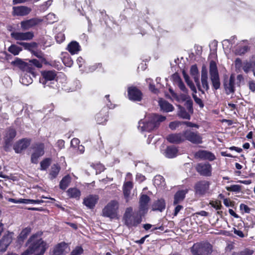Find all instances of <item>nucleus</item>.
Returning <instances> with one entry per match:
<instances>
[{
    "instance_id": "10",
    "label": "nucleus",
    "mask_w": 255,
    "mask_h": 255,
    "mask_svg": "<svg viewBox=\"0 0 255 255\" xmlns=\"http://www.w3.org/2000/svg\"><path fill=\"white\" fill-rule=\"evenodd\" d=\"M210 185V182L202 180L197 182L194 186L195 193L200 196H203L208 193Z\"/></svg>"
},
{
    "instance_id": "63",
    "label": "nucleus",
    "mask_w": 255,
    "mask_h": 255,
    "mask_svg": "<svg viewBox=\"0 0 255 255\" xmlns=\"http://www.w3.org/2000/svg\"><path fill=\"white\" fill-rule=\"evenodd\" d=\"M240 209L242 210H244L245 212L249 213L250 212V208L246 205L244 204H241L240 205Z\"/></svg>"
},
{
    "instance_id": "44",
    "label": "nucleus",
    "mask_w": 255,
    "mask_h": 255,
    "mask_svg": "<svg viewBox=\"0 0 255 255\" xmlns=\"http://www.w3.org/2000/svg\"><path fill=\"white\" fill-rule=\"evenodd\" d=\"M254 253L253 250L246 248L238 253H233L232 255H252Z\"/></svg>"
},
{
    "instance_id": "42",
    "label": "nucleus",
    "mask_w": 255,
    "mask_h": 255,
    "mask_svg": "<svg viewBox=\"0 0 255 255\" xmlns=\"http://www.w3.org/2000/svg\"><path fill=\"white\" fill-rule=\"evenodd\" d=\"M153 183L155 186H163L164 184V179L162 176L156 175L154 178Z\"/></svg>"
},
{
    "instance_id": "31",
    "label": "nucleus",
    "mask_w": 255,
    "mask_h": 255,
    "mask_svg": "<svg viewBox=\"0 0 255 255\" xmlns=\"http://www.w3.org/2000/svg\"><path fill=\"white\" fill-rule=\"evenodd\" d=\"M177 151L176 147L174 146H169L166 148L164 154L166 157L171 158L177 155Z\"/></svg>"
},
{
    "instance_id": "14",
    "label": "nucleus",
    "mask_w": 255,
    "mask_h": 255,
    "mask_svg": "<svg viewBox=\"0 0 255 255\" xmlns=\"http://www.w3.org/2000/svg\"><path fill=\"white\" fill-rule=\"evenodd\" d=\"M197 171L202 176H210L212 175V167L209 163H200L196 167Z\"/></svg>"
},
{
    "instance_id": "64",
    "label": "nucleus",
    "mask_w": 255,
    "mask_h": 255,
    "mask_svg": "<svg viewBox=\"0 0 255 255\" xmlns=\"http://www.w3.org/2000/svg\"><path fill=\"white\" fill-rule=\"evenodd\" d=\"M249 87L250 90L254 92L255 91V82L254 81H250L249 82Z\"/></svg>"
},
{
    "instance_id": "28",
    "label": "nucleus",
    "mask_w": 255,
    "mask_h": 255,
    "mask_svg": "<svg viewBox=\"0 0 255 255\" xmlns=\"http://www.w3.org/2000/svg\"><path fill=\"white\" fill-rule=\"evenodd\" d=\"M67 49L71 54H75L80 50V46L77 42L73 41L68 45Z\"/></svg>"
},
{
    "instance_id": "56",
    "label": "nucleus",
    "mask_w": 255,
    "mask_h": 255,
    "mask_svg": "<svg viewBox=\"0 0 255 255\" xmlns=\"http://www.w3.org/2000/svg\"><path fill=\"white\" fill-rule=\"evenodd\" d=\"M193 97L196 103L198 104L200 108H202L204 107V104L202 100L197 97L196 95L193 94Z\"/></svg>"
},
{
    "instance_id": "4",
    "label": "nucleus",
    "mask_w": 255,
    "mask_h": 255,
    "mask_svg": "<svg viewBox=\"0 0 255 255\" xmlns=\"http://www.w3.org/2000/svg\"><path fill=\"white\" fill-rule=\"evenodd\" d=\"M122 221L124 224L128 228L137 227L141 222V219L134 215L133 209L131 207L126 208L124 214Z\"/></svg>"
},
{
    "instance_id": "12",
    "label": "nucleus",
    "mask_w": 255,
    "mask_h": 255,
    "mask_svg": "<svg viewBox=\"0 0 255 255\" xmlns=\"http://www.w3.org/2000/svg\"><path fill=\"white\" fill-rule=\"evenodd\" d=\"M223 85L225 92L227 95L234 93L235 91V75L231 74L229 78H225Z\"/></svg>"
},
{
    "instance_id": "20",
    "label": "nucleus",
    "mask_w": 255,
    "mask_h": 255,
    "mask_svg": "<svg viewBox=\"0 0 255 255\" xmlns=\"http://www.w3.org/2000/svg\"><path fill=\"white\" fill-rule=\"evenodd\" d=\"M168 141L171 143L179 144L184 142L183 132L171 133L166 137Z\"/></svg>"
},
{
    "instance_id": "59",
    "label": "nucleus",
    "mask_w": 255,
    "mask_h": 255,
    "mask_svg": "<svg viewBox=\"0 0 255 255\" xmlns=\"http://www.w3.org/2000/svg\"><path fill=\"white\" fill-rule=\"evenodd\" d=\"M56 39L57 42L59 43L62 42L65 39L64 34L61 33H58L56 36Z\"/></svg>"
},
{
    "instance_id": "50",
    "label": "nucleus",
    "mask_w": 255,
    "mask_h": 255,
    "mask_svg": "<svg viewBox=\"0 0 255 255\" xmlns=\"http://www.w3.org/2000/svg\"><path fill=\"white\" fill-rule=\"evenodd\" d=\"M31 229L30 228H26L24 229L19 235V237L21 239H25L28 235L30 233Z\"/></svg>"
},
{
    "instance_id": "57",
    "label": "nucleus",
    "mask_w": 255,
    "mask_h": 255,
    "mask_svg": "<svg viewBox=\"0 0 255 255\" xmlns=\"http://www.w3.org/2000/svg\"><path fill=\"white\" fill-rule=\"evenodd\" d=\"M152 80L151 79H148L146 80V82L149 83V89L151 91L153 92L154 93H157L158 90L157 89L155 88L154 85L151 84V81Z\"/></svg>"
},
{
    "instance_id": "49",
    "label": "nucleus",
    "mask_w": 255,
    "mask_h": 255,
    "mask_svg": "<svg viewBox=\"0 0 255 255\" xmlns=\"http://www.w3.org/2000/svg\"><path fill=\"white\" fill-rule=\"evenodd\" d=\"M22 203L24 204H40L43 202L42 200H32V199H22Z\"/></svg>"
},
{
    "instance_id": "21",
    "label": "nucleus",
    "mask_w": 255,
    "mask_h": 255,
    "mask_svg": "<svg viewBox=\"0 0 255 255\" xmlns=\"http://www.w3.org/2000/svg\"><path fill=\"white\" fill-rule=\"evenodd\" d=\"M99 200V197L96 195H90L85 198L83 204L89 209H93Z\"/></svg>"
},
{
    "instance_id": "27",
    "label": "nucleus",
    "mask_w": 255,
    "mask_h": 255,
    "mask_svg": "<svg viewBox=\"0 0 255 255\" xmlns=\"http://www.w3.org/2000/svg\"><path fill=\"white\" fill-rule=\"evenodd\" d=\"M187 193V190H182L177 191L174 197L173 204L176 205L182 202L185 197V195Z\"/></svg>"
},
{
    "instance_id": "54",
    "label": "nucleus",
    "mask_w": 255,
    "mask_h": 255,
    "mask_svg": "<svg viewBox=\"0 0 255 255\" xmlns=\"http://www.w3.org/2000/svg\"><path fill=\"white\" fill-rule=\"evenodd\" d=\"M243 63L240 58H237L235 61V67L236 70H240L242 67Z\"/></svg>"
},
{
    "instance_id": "29",
    "label": "nucleus",
    "mask_w": 255,
    "mask_h": 255,
    "mask_svg": "<svg viewBox=\"0 0 255 255\" xmlns=\"http://www.w3.org/2000/svg\"><path fill=\"white\" fill-rule=\"evenodd\" d=\"M158 104L161 109L166 112H171L174 109V107L171 104L162 99L159 100Z\"/></svg>"
},
{
    "instance_id": "55",
    "label": "nucleus",
    "mask_w": 255,
    "mask_h": 255,
    "mask_svg": "<svg viewBox=\"0 0 255 255\" xmlns=\"http://www.w3.org/2000/svg\"><path fill=\"white\" fill-rule=\"evenodd\" d=\"M192 105L193 102L191 100H188L185 102V106L189 112H190L191 113H193Z\"/></svg>"
},
{
    "instance_id": "36",
    "label": "nucleus",
    "mask_w": 255,
    "mask_h": 255,
    "mask_svg": "<svg viewBox=\"0 0 255 255\" xmlns=\"http://www.w3.org/2000/svg\"><path fill=\"white\" fill-rule=\"evenodd\" d=\"M28 72L24 74L20 78V82L24 85H28L32 83V79Z\"/></svg>"
},
{
    "instance_id": "52",
    "label": "nucleus",
    "mask_w": 255,
    "mask_h": 255,
    "mask_svg": "<svg viewBox=\"0 0 255 255\" xmlns=\"http://www.w3.org/2000/svg\"><path fill=\"white\" fill-rule=\"evenodd\" d=\"M32 53L38 58L41 62L46 61V60L43 56V54L41 52L32 51Z\"/></svg>"
},
{
    "instance_id": "48",
    "label": "nucleus",
    "mask_w": 255,
    "mask_h": 255,
    "mask_svg": "<svg viewBox=\"0 0 255 255\" xmlns=\"http://www.w3.org/2000/svg\"><path fill=\"white\" fill-rule=\"evenodd\" d=\"M71 85V91H74L80 89L81 87L80 82L78 80L74 81Z\"/></svg>"
},
{
    "instance_id": "38",
    "label": "nucleus",
    "mask_w": 255,
    "mask_h": 255,
    "mask_svg": "<svg viewBox=\"0 0 255 255\" xmlns=\"http://www.w3.org/2000/svg\"><path fill=\"white\" fill-rule=\"evenodd\" d=\"M175 82L180 89L183 92L187 93V89H186L184 84L182 81L181 78L177 75H175Z\"/></svg>"
},
{
    "instance_id": "7",
    "label": "nucleus",
    "mask_w": 255,
    "mask_h": 255,
    "mask_svg": "<svg viewBox=\"0 0 255 255\" xmlns=\"http://www.w3.org/2000/svg\"><path fill=\"white\" fill-rule=\"evenodd\" d=\"M212 247L208 242H201L194 244L191 248L193 255H209L212 252Z\"/></svg>"
},
{
    "instance_id": "15",
    "label": "nucleus",
    "mask_w": 255,
    "mask_h": 255,
    "mask_svg": "<svg viewBox=\"0 0 255 255\" xmlns=\"http://www.w3.org/2000/svg\"><path fill=\"white\" fill-rule=\"evenodd\" d=\"M44 146L43 143L37 144L34 148V151L32 154L31 157V161L33 163L37 164L38 162V159L44 153Z\"/></svg>"
},
{
    "instance_id": "62",
    "label": "nucleus",
    "mask_w": 255,
    "mask_h": 255,
    "mask_svg": "<svg viewBox=\"0 0 255 255\" xmlns=\"http://www.w3.org/2000/svg\"><path fill=\"white\" fill-rule=\"evenodd\" d=\"M182 124L185 125L188 127L196 128H198L199 127L198 125L190 122H182Z\"/></svg>"
},
{
    "instance_id": "25",
    "label": "nucleus",
    "mask_w": 255,
    "mask_h": 255,
    "mask_svg": "<svg viewBox=\"0 0 255 255\" xmlns=\"http://www.w3.org/2000/svg\"><path fill=\"white\" fill-rule=\"evenodd\" d=\"M42 75L43 79H40V82L45 85L47 81L54 80L56 74L54 71H47L43 72Z\"/></svg>"
},
{
    "instance_id": "24",
    "label": "nucleus",
    "mask_w": 255,
    "mask_h": 255,
    "mask_svg": "<svg viewBox=\"0 0 255 255\" xmlns=\"http://www.w3.org/2000/svg\"><path fill=\"white\" fill-rule=\"evenodd\" d=\"M195 156L196 158L208 159L210 161L215 159V156L212 153L206 150H199L195 153Z\"/></svg>"
},
{
    "instance_id": "2",
    "label": "nucleus",
    "mask_w": 255,
    "mask_h": 255,
    "mask_svg": "<svg viewBox=\"0 0 255 255\" xmlns=\"http://www.w3.org/2000/svg\"><path fill=\"white\" fill-rule=\"evenodd\" d=\"M190 73L193 76L198 90L203 94L204 93V90L208 91L209 89V85L208 80V72L206 67H203L202 69L201 77V85L200 83L199 79V71L196 65H193L191 67Z\"/></svg>"
},
{
    "instance_id": "39",
    "label": "nucleus",
    "mask_w": 255,
    "mask_h": 255,
    "mask_svg": "<svg viewBox=\"0 0 255 255\" xmlns=\"http://www.w3.org/2000/svg\"><path fill=\"white\" fill-rule=\"evenodd\" d=\"M60 169V167L57 165L54 164L52 166L49 173L50 178L51 179H53L57 177L59 172Z\"/></svg>"
},
{
    "instance_id": "45",
    "label": "nucleus",
    "mask_w": 255,
    "mask_h": 255,
    "mask_svg": "<svg viewBox=\"0 0 255 255\" xmlns=\"http://www.w3.org/2000/svg\"><path fill=\"white\" fill-rule=\"evenodd\" d=\"M20 51L21 48L15 45H12L8 48V51L14 55H18Z\"/></svg>"
},
{
    "instance_id": "40",
    "label": "nucleus",
    "mask_w": 255,
    "mask_h": 255,
    "mask_svg": "<svg viewBox=\"0 0 255 255\" xmlns=\"http://www.w3.org/2000/svg\"><path fill=\"white\" fill-rule=\"evenodd\" d=\"M178 115L183 119L187 120H189L190 119V115L186 112L184 108L181 107H179Z\"/></svg>"
},
{
    "instance_id": "1",
    "label": "nucleus",
    "mask_w": 255,
    "mask_h": 255,
    "mask_svg": "<svg viewBox=\"0 0 255 255\" xmlns=\"http://www.w3.org/2000/svg\"><path fill=\"white\" fill-rule=\"evenodd\" d=\"M28 248L21 255H29L34 253L43 255L48 248L46 242L38 234L33 235L28 241Z\"/></svg>"
},
{
    "instance_id": "37",
    "label": "nucleus",
    "mask_w": 255,
    "mask_h": 255,
    "mask_svg": "<svg viewBox=\"0 0 255 255\" xmlns=\"http://www.w3.org/2000/svg\"><path fill=\"white\" fill-rule=\"evenodd\" d=\"M255 67V61H246L244 62L243 69L246 73H249V72Z\"/></svg>"
},
{
    "instance_id": "18",
    "label": "nucleus",
    "mask_w": 255,
    "mask_h": 255,
    "mask_svg": "<svg viewBox=\"0 0 255 255\" xmlns=\"http://www.w3.org/2000/svg\"><path fill=\"white\" fill-rule=\"evenodd\" d=\"M128 96L130 100L134 101H140L142 98L141 92L134 87H131L128 88Z\"/></svg>"
},
{
    "instance_id": "53",
    "label": "nucleus",
    "mask_w": 255,
    "mask_h": 255,
    "mask_svg": "<svg viewBox=\"0 0 255 255\" xmlns=\"http://www.w3.org/2000/svg\"><path fill=\"white\" fill-rule=\"evenodd\" d=\"M83 250L81 247H76L71 252L70 255H80L83 253Z\"/></svg>"
},
{
    "instance_id": "33",
    "label": "nucleus",
    "mask_w": 255,
    "mask_h": 255,
    "mask_svg": "<svg viewBox=\"0 0 255 255\" xmlns=\"http://www.w3.org/2000/svg\"><path fill=\"white\" fill-rule=\"evenodd\" d=\"M107 112L101 111L96 115V120L98 124H104L107 121L108 115Z\"/></svg>"
},
{
    "instance_id": "8",
    "label": "nucleus",
    "mask_w": 255,
    "mask_h": 255,
    "mask_svg": "<svg viewBox=\"0 0 255 255\" xmlns=\"http://www.w3.org/2000/svg\"><path fill=\"white\" fill-rule=\"evenodd\" d=\"M209 76L213 87L216 90L220 88L221 83L216 63L212 60L209 65Z\"/></svg>"
},
{
    "instance_id": "13",
    "label": "nucleus",
    "mask_w": 255,
    "mask_h": 255,
    "mask_svg": "<svg viewBox=\"0 0 255 255\" xmlns=\"http://www.w3.org/2000/svg\"><path fill=\"white\" fill-rule=\"evenodd\" d=\"M32 9L30 7L25 5L13 6L12 15L13 16H24L29 14Z\"/></svg>"
},
{
    "instance_id": "60",
    "label": "nucleus",
    "mask_w": 255,
    "mask_h": 255,
    "mask_svg": "<svg viewBox=\"0 0 255 255\" xmlns=\"http://www.w3.org/2000/svg\"><path fill=\"white\" fill-rule=\"evenodd\" d=\"M80 140L77 138H73L71 141V146L73 147L76 148L79 145Z\"/></svg>"
},
{
    "instance_id": "32",
    "label": "nucleus",
    "mask_w": 255,
    "mask_h": 255,
    "mask_svg": "<svg viewBox=\"0 0 255 255\" xmlns=\"http://www.w3.org/2000/svg\"><path fill=\"white\" fill-rule=\"evenodd\" d=\"M67 245L65 243H61L58 244L53 249L52 255H62Z\"/></svg>"
},
{
    "instance_id": "34",
    "label": "nucleus",
    "mask_w": 255,
    "mask_h": 255,
    "mask_svg": "<svg viewBox=\"0 0 255 255\" xmlns=\"http://www.w3.org/2000/svg\"><path fill=\"white\" fill-rule=\"evenodd\" d=\"M71 181V178L69 175L65 176L60 182V188L62 190H65L69 185Z\"/></svg>"
},
{
    "instance_id": "58",
    "label": "nucleus",
    "mask_w": 255,
    "mask_h": 255,
    "mask_svg": "<svg viewBox=\"0 0 255 255\" xmlns=\"http://www.w3.org/2000/svg\"><path fill=\"white\" fill-rule=\"evenodd\" d=\"M63 62L64 64L66 66H68V67H70L73 64L72 60H71V59L70 58H69V57H67V58L64 57L63 59Z\"/></svg>"
},
{
    "instance_id": "19",
    "label": "nucleus",
    "mask_w": 255,
    "mask_h": 255,
    "mask_svg": "<svg viewBox=\"0 0 255 255\" xmlns=\"http://www.w3.org/2000/svg\"><path fill=\"white\" fill-rule=\"evenodd\" d=\"M42 20L37 18H33L30 19L22 21L20 22L21 27L23 30H28L32 27L38 24Z\"/></svg>"
},
{
    "instance_id": "23",
    "label": "nucleus",
    "mask_w": 255,
    "mask_h": 255,
    "mask_svg": "<svg viewBox=\"0 0 255 255\" xmlns=\"http://www.w3.org/2000/svg\"><path fill=\"white\" fill-rule=\"evenodd\" d=\"M132 187V183L130 181L125 182L124 184L123 193L126 202H128L131 199L130 191Z\"/></svg>"
},
{
    "instance_id": "47",
    "label": "nucleus",
    "mask_w": 255,
    "mask_h": 255,
    "mask_svg": "<svg viewBox=\"0 0 255 255\" xmlns=\"http://www.w3.org/2000/svg\"><path fill=\"white\" fill-rule=\"evenodd\" d=\"M226 189L229 191L239 192L241 191V186L239 185H232L229 187H226Z\"/></svg>"
},
{
    "instance_id": "41",
    "label": "nucleus",
    "mask_w": 255,
    "mask_h": 255,
    "mask_svg": "<svg viewBox=\"0 0 255 255\" xmlns=\"http://www.w3.org/2000/svg\"><path fill=\"white\" fill-rule=\"evenodd\" d=\"M248 50V46H238L235 50V54L236 55H241L242 54H244L245 53H246Z\"/></svg>"
},
{
    "instance_id": "61",
    "label": "nucleus",
    "mask_w": 255,
    "mask_h": 255,
    "mask_svg": "<svg viewBox=\"0 0 255 255\" xmlns=\"http://www.w3.org/2000/svg\"><path fill=\"white\" fill-rule=\"evenodd\" d=\"M210 204L211 205L212 207H213L216 210H220L222 207V205L221 203L217 201L212 202L210 203Z\"/></svg>"
},
{
    "instance_id": "22",
    "label": "nucleus",
    "mask_w": 255,
    "mask_h": 255,
    "mask_svg": "<svg viewBox=\"0 0 255 255\" xmlns=\"http://www.w3.org/2000/svg\"><path fill=\"white\" fill-rule=\"evenodd\" d=\"M30 140L27 138H23L17 142L14 145V150L16 153H20L25 149L30 144Z\"/></svg>"
},
{
    "instance_id": "35",
    "label": "nucleus",
    "mask_w": 255,
    "mask_h": 255,
    "mask_svg": "<svg viewBox=\"0 0 255 255\" xmlns=\"http://www.w3.org/2000/svg\"><path fill=\"white\" fill-rule=\"evenodd\" d=\"M16 135V131L13 128H9L6 130L5 140V142L7 144L11 142V141L14 138Z\"/></svg>"
},
{
    "instance_id": "26",
    "label": "nucleus",
    "mask_w": 255,
    "mask_h": 255,
    "mask_svg": "<svg viewBox=\"0 0 255 255\" xmlns=\"http://www.w3.org/2000/svg\"><path fill=\"white\" fill-rule=\"evenodd\" d=\"M166 203L165 200L162 199H159L155 201L152 205V210L153 211H158L162 212L165 209Z\"/></svg>"
},
{
    "instance_id": "17",
    "label": "nucleus",
    "mask_w": 255,
    "mask_h": 255,
    "mask_svg": "<svg viewBox=\"0 0 255 255\" xmlns=\"http://www.w3.org/2000/svg\"><path fill=\"white\" fill-rule=\"evenodd\" d=\"M12 240V234L8 233L4 235L0 240V254L4 252Z\"/></svg>"
},
{
    "instance_id": "46",
    "label": "nucleus",
    "mask_w": 255,
    "mask_h": 255,
    "mask_svg": "<svg viewBox=\"0 0 255 255\" xmlns=\"http://www.w3.org/2000/svg\"><path fill=\"white\" fill-rule=\"evenodd\" d=\"M51 159L50 158H46L40 162V170H45L50 165Z\"/></svg>"
},
{
    "instance_id": "30",
    "label": "nucleus",
    "mask_w": 255,
    "mask_h": 255,
    "mask_svg": "<svg viewBox=\"0 0 255 255\" xmlns=\"http://www.w3.org/2000/svg\"><path fill=\"white\" fill-rule=\"evenodd\" d=\"M68 197L79 199L81 196V191L76 188H70L66 191Z\"/></svg>"
},
{
    "instance_id": "6",
    "label": "nucleus",
    "mask_w": 255,
    "mask_h": 255,
    "mask_svg": "<svg viewBox=\"0 0 255 255\" xmlns=\"http://www.w3.org/2000/svg\"><path fill=\"white\" fill-rule=\"evenodd\" d=\"M40 60L32 59L29 60L28 62H25L20 59H17L14 62L15 65L18 66L20 69L23 71L28 72L33 76L34 75L32 65L37 68H41L42 66V63Z\"/></svg>"
},
{
    "instance_id": "16",
    "label": "nucleus",
    "mask_w": 255,
    "mask_h": 255,
    "mask_svg": "<svg viewBox=\"0 0 255 255\" xmlns=\"http://www.w3.org/2000/svg\"><path fill=\"white\" fill-rule=\"evenodd\" d=\"M11 36L16 40H29L34 36L32 32L28 31L26 32H13L11 33Z\"/></svg>"
},
{
    "instance_id": "9",
    "label": "nucleus",
    "mask_w": 255,
    "mask_h": 255,
    "mask_svg": "<svg viewBox=\"0 0 255 255\" xmlns=\"http://www.w3.org/2000/svg\"><path fill=\"white\" fill-rule=\"evenodd\" d=\"M183 132L184 141L188 140L196 144L202 143V137L197 131L194 132L191 129H186Z\"/></svg>"
},
{
    "instance_id": "3",
    "label": "nucleus",
    "mask_w": 255,
    "mask_h": 255,
    "mask_svg": "<svg viewBox=\"0 0 255 255\" xmlns=\"http://www.w3.org/2000/svg\"><path fill=\"white\" fill-rule=\"evenodd\" d=\"M166 119L163 116L152 114L150 115L148 120H140L138 123V128L141 131H150L158 127L159 123Z\"/></svg>"
},
{
    "instance_id": "5",
    "label": "nucleus",
    "mask_w": 255,
    "mask_h": 255,
    "mask_svg": "<svg viewBox=\"0 0 255 255\" xmlns=\"http://www.w3.org/2000/svg\"><path fill=\"white\" fill-rule=\"evenodd\" d=\"M119 207L120 204L117 200H111L103 209L102 216L111 219H118Z\"/></svg>"
},
{
    "instance_id": "51",
    "label": "nucleus",
    "mask_w": 255,
    "mask_h": 255,
    "mask_svg": "<svg viewBox=\"0 0 255 255\" xmlns=\"http://www.w3.org/2000/svg\"><path fill=\"white\" fill-rule=\"evenodd\" d=\"M182 124V122L178 121H174L171 122L169 125V128L172 130H175L178 128Z\"/></svg>"
},
{
    "instance_id": "11",
    "label": "nucleus",
    "mask_w": 255,
    "mask_h": 255,
    "mask_svg": "<svg viewBox=\"0 0 255 255\" xmlns=\"http://www.w3.org/2000/svg\"><path fill=\"white\" fill-rule=\"evenodd\" d=\"M150 199L147 195L142 194L139 199V214L140 216L145 215L148 209V203Z\"/></svg>"
},
{
    "instance_id": "43",
    "label": "nucleus",
    "mask_w": 255,
    "mask_h": 255,
    "mask_svg": "<svg viewBox=\"0 0 255 255\" xmlns=\"http://www.w3.org/2000/svg\"><path fill=\"white\" fill-rule=\"evenodd\" d=\"M184 78L185 79V80L187 84V85L189 86V87L190 88L191 90L194 93H196V89L195 86H194V83L190 80L189 76L184 74Z\"/></svg>"
}]
</instances>
